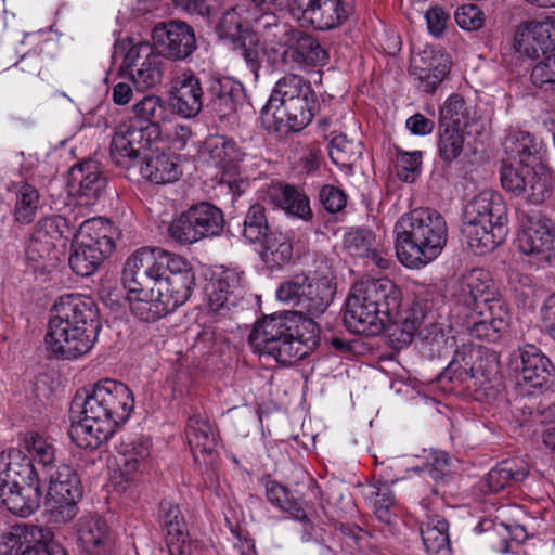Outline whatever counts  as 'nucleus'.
Here are the masks:
<instances>
[{
	"label": "nucleus",
	"instance_id": "f257e3e1",
	"mask_svg": "<svg viewBox=\"0 0 555 555\" xmlns=\"http://www.w3.org/2000/svg\"><path fill=\"white\" fill-rule=\"evenodd\" d=\"M51 313L44 337L47 349L68 360L88 353L101 330L95 301L81 294H66L57 299Z\"/></svg>",
	"mask_w": 555,
	"mask_h": 555
},
{
	"label": "nucleus",
	"instance_id": "f03ea898",
	"mask_svg": "<svg viewBox=\"0 0 555 555\" xmlns=\"http://www.w3.org/2000/svg\"><path fill=\"white\" fill-rule=\"evenodd\" d=\"M133 117L120 122L111 143L113 162L130 168L142 156V152L163 140L165 126L173 116L165 102L157 95H146L133 105Z\"/></svg>",
	"mask_w": 555,
	"mask_h": 555
},
{
	"label": "nucleus",
	"instance_id": "7ed1b4c3",
	"mask_svg": "<svg viewBox=\"0 0 555 555\" xmlns=\"http://www.w3.org/2000/svg\"><path fill=\"white\" fill-rule=\"evenodd\" d=\"M399 287L389 279H365L354 283L346 299L344 324L351 333L377 336L396 314Z\"/></svg>",
	"mask_w": 555,
	"mask_h": 555
},
{
	"label": "nucleus",
	"instance_id": "20e7f679",
	"mask_svg": "<svg viewBox=\"0 0 555 555\" xmlns=\"http://www.w3.org/2000/svg\"><path fill=\"white\" fill-rule=\"evenodd\" d=\"M395 234L398 259L410 269H418L435 260L448 238L444 219L428 208H417L401 216L395 224Z\"/></svg>",
	"mask_w": 555,
	"mask_h": 555
},
{
	"label": "nucleus",
	"instance_id": "39448f33",
	"mask_svg": "<svg viewBox=\"0 0 555 555\" xmlns=\"http://www.w3.org/2000/svg\"><path fill=\"white\" fill-rule=\"evenodd\" d=\"M133 256L139 278H150L158 298L171 313L189 300L195 286V272L185 258L159 247H142Z\"/></svg>",
	"mask_w": 555,
	"mask_h": 555
},
{
	"label": "nucleus",
	"instance_id": "423d86ee",
	"mask_svg": "<svg viewBox=\"0 0 555 555\" xmlns=\"http://www.w3.org/2000/svg\"><path fill=\"white\" fill-rule=\"evenodd\" d=\"M507 220L502 196L492 190H483L465 206L463 238L474 254L483 255L505 241Z\"/></svg>",
	"mask_w": 555,
	"mask_h": 555
},
{
	"label": "nucleus",
	"instance_id": "0eeeda50",
	"mask_svg": "<svg viewBox=\"0 0 555 555\" xmlns=\"http://www.w3.org/2000/svg\"><path fill=\"white\" fill-rule=\"evenodd\" d=\"M118 231L103 218L83 221L77 231L68 258L72 270L81 276L93 274L100 264L115 249Z\"/></svg>",
	"mask_w": 555,
	"mask_h": 555
},
{
	"label": "nucleus",
	"instance_id": "6e6552de",
	"mask_svg": "<svg viewBox=\"0 0 555 555\" xmlns=\"http://www.w3.org/2000/svg\"><path fill=\"white\" fill-rule=\"evenodd\" d=\"M134 409L132 391L116 379H102L92 390L82 389L72 400L74 413H90L106 420L117 429L131 415Z\"/></svg>",
	"mask_w": 555,
	"mask_h": 555
},
{
	"label": "nucleus",
	"instance_id": "1a4fd4ad",
	"mask_svg": "<svg viewBox=\"0 0 555 555\" xmlns=\"http://www.w3.org/2000/svg\"><path fill=\"white\" fill-rule=\"evenodd\" d=\"M336 294V284L327 274H295L283 281L276 289V298L292 307L300 318L304 314L320 315L326 311Z\"/></svg>",
	"mask_w": 555,
	"mask_h": 555
},
{
	"label": "nucleus",
	"instance_id": "9d476101",
	"mask_svg": "<svg viewBox=\"0 0 555 555\" xmlns=\"http://www.w3.org/2000/svg\"><path fill=\"white\" fill-rule=\"evenodd\" d=\"M513 47L521 57L538 61L533 69L555 66V17L518 24Z\"/></svg>",
	"mask_w": 555,
	"mask_h": 555
},
{
	"label": "nucleus",
	"instance_id": "9b49d317",
	"mask_svg": "<svg viewBox=\"0 0 555 555\" xmlns=\"http://www.w3.org/2000/svg\"><path fill=\"white\" fill-rule=\"evenodd\" d=\"M223 228L224 217L221 209L208 202H201L173 219L168 233L180 244H193L203 238L219 236Z\"/></svg>",
	"mask_w": 555,
	"mask_h": 555
},
{
	"label": "nucleus",
	"instance_id": "f8f14e48",
	"mask_svg": "<svg viewBox=\"0 0 555 555\" xmlns=\"http://www.w3.org/2000/svg\"><path fill=\"white\" fill-rule=\"evenodd\" d=\"M275 92L284 107L282 114L287 115L286 122L293 127V131L298 132L306 128L319 106L310 82L291 73L276 82Z\"/></svg>",
	"mask_w": 555,
	"mask_h": 555
},
{
	"label": "nucleus",
	"instance_id": "ddd939ff",
	"mask_svg": "<svg viewBox=\"0 0 555 555\" xmlns=\"http://www.w3.org/2000/svg\"><path fill=\"white\" fill-rule=\"evenodd\" d=\"M46 504L56 522H68L77 515V503L82 496L80 479L68 465L61 464L48 475Z\"/></svg>",
	"mask_w": 555,
	"mask_h": 555
},
{
	"label": "nucleus",
	"instance_id": "4468645a",
	"mask_svg": "<svg viewBox=\"0 0 555 555\" xmlns=\"http://www.w3.org/2000/svg\"><path fill=\"white\" fill-rule=\"evenodd\" d=\"M133 254L127 259L122 271V284L128 291V298L131 301L132 313L144 322H155L156 320L171 313L162 298L151 285L149 276L141 280L138 266H133Z\"/></svg>",
	"mask_w": 555,
	"mask_h": 555
},
{
	"label": "nucleus",
	"instance_id": "2eb2a0df",
	"mask_svg": "<svg viewBox=\"0 0 555 555\" xmlns=\"http://www.w3.org/2000/svg\"><path fill=\"white\" fill-rule=\"evenodd\" d=\"M517 385L539 390L555 385V366L535 346L527 344L513 353L511 361Z\"/></svg>",
	"mask_w": 555,
	"mask_h": 555
},
{
	"label": "nucleus",
	"instance_id": "dca6fc26",
	"mask_svg": "<svg viewBox=\"0 0 555 555\" xmlns=\"http://www.w3.org/2000/svg\"><path fill=\"white\" fill-rule=\"evenodd\" d=\"M521 230L518 249L539 262H548L555 256V223L539 214L520 212Z\"/></svg>",
	"mask_w": 555,
	"mask_h": 555
},
{
	"label": "nucleus",
	"instance_id": "f3484780",
	"mask_svg": "<svg viewBox=\"0 0 555 555\" xmlns=\"http://www.w3.org/2000/svg\"><path fill=\"white\" fill-rule=\"evenodd\" d=\"M294 16L319 30L334 29L344 24L353 11V0H292Z\"/></svg>",
	"mask_w": 555,
	"mask_h": 555
},
{
	"label": "nucleus",
	"instance_id": "a211bd4d",
	"mask_svg": "<svg viewBox=\"0 0 555 555\" xmlns=\"http://www.w3.org/2000/svg\"><path fill=\"white\" fill-rule=\"evenodd\" d=\"M328 60V53L313 37L301 34L295 47L276 50L268 49L263 52L260 66L262 67H302L324 66Z\"/></svg>",
	"mask_w": 555,
	"mask_h": 555
},
{
	"label": "nucleus",
	"instance_id": "6ab92c4d",
	"mask_svg": "<svg viewBox=\"0 0 555 555\" xmlns=\"http://www.w3.org/2000/svg\"><path fill=\"white\" fill-rule=\"evenodd\" d=\"M320 328L311 319H302L300 331L289 332L274 345L264 356L273 358L283 365H291L305 358L319 341Z\"/></svg>",
	"mask_w": 555,
	"mask_h": 555
},
{
	"label": "nucleus",
	"instance_id": "aec40b11",
	"mask_svg": "<svg viewBox=\"0 0 555 555\" xmlns=\"http://www.w3.org/2000/svg\"><path fill=\"white\" fill-rule=\"evenodd\" d=\"M156 50L168 60H183L196 48L192 28L181 21L156 25L152 31Z\"/></svg>",
	"mask_w": 555,
	"mask_h": 555
},
{
	"label": "nucleus",
	"instance_id": "412c9836",
	"mask_svg": "<svg viewBox=\"0 0 555 555\" xmlns=\"http://www.w3.org/2000/svg\"><path fill=\"white\" fill-rule=\"evenodd\" d=\"M151 446L149 438H137L120 444L117 457L118 468L112 477L114 487L118 491H126L138 480L150 457Z\"/></svg>",
	"mask_w": 555,
	"mask_h": 555
},
{
	"label": "nucleus",
	"instance_id": "4be33fe9",
	"mask_svg": "<svg viewBox=\"0 0 555 555\" xmlns=\"http://www.w3.org/2000/svg\"><path fill=\"white\" fill-rule=\"evenodd\" d=\"M302 319L292 312L264 317L255 324L248 336L253 351L264 356L269 350H274V345L280 338L289 332L300 331Z\"/></svg>",
	"mask_w": 555,
	"mask_h": 555
},
{
	"label": "nucleus",
	"instance_id": "5701e85b",
	"mask_svg": "<svg viewBox=\"0 0 555 555\" xmlns=\"http://www.w3.org/2000/svg\"><path fill=\"white\" fill-rule=\"evenodd\" d=\"M246 278L238 268H222L207 289L208 307L217 314H224L235 307L245 295Z\"/></svg>",
	"mask_w": 555,
	"mask_h": 555
},
{
	"label": "nucleus",
	"instance_id": "b1692460",
	"mask_svg": "<svg viewBox=\"0 0 555 555\" xmlns=\"http://www.w3.org/2000/svg\"><path fill=\"white\" fill-rule=\"evenodd\" d=\"M220 39H228L233 44L235 56L243 57L247 66L260 68L259 49L254 35L242 29V20L235 8L228 9L216 26Z\"/></svg>",
	"mask_w": 555,
	"mask_h": 555
},
{
	"label": "nucleus",
	"instance_id": "393cba45",
	"mask_svg": "<svg viewBox=\"0 0 555 555\" xmlns=\"http://www.w3.org/2000/svg\"><path fill=\"white\" fill-rule=\"evenodd\" d=\"M112 63L116 69H159L166 67L165 57L156 50L154 43L134 42L131 38L117 40L113 48Z\"/></svg>",
	"mask_w": 555,
	"mask_h": 555
},
{
	"label": "nucleus",
	"instance_id": "a878e982",
	"mask_svg": "<svg viewBox=\"0 0 555 555\" xmlns=\"http://www.w3.org/2000/svg\"><path fill=\"white\" fill-rule=\"evenodd\" d=\"M72 421L68 435L72 441L81 449L95 450L106 442L116 429L106 420L90 413H74L69 406Z\"/></svg>",
	"mask_w": 555,
	"mask_h": 555
},
{
	"label": "nucleus",
	"instance_id": "bb28decb",
	"mask_svg": "<svg viewBox=\"0 0 555 555\" xmlns=\"http://www.w3.org/2000/svg\"><path fill=\"white\" fill-rule=\"evenodd\" d=\"M69 186L85 205H94L105 193L107 178L96 160L87 159L72 167Z\"/></svg>",
	"mask_w": 555,
	"mask_h": 555
},
{
	"label": "nucleus",
	"instance_id": "cd10ccee",
	"mask_svg": "<svg viewBox=\"0 0 555 555\" xmlns=\"http://www.w3.org/2000/svg\"><path fill=\"white\" fill-rule=\"evenodd\" d=\"M203 89L199 80L193 75L177 77L168 91V106L172 116L183 119L198 116L203 109Z\"/></svg>",
	"mask_w": 555,
	"mask_h": 555
},
{
	"label": "nucleus",
	"instance_id": "c85d7f7f",
	"mask_svg": "<svg viewBox=\"0 0 555 555\" xmlns=\"http://www.w3.org/2000/svg\"><path fill=\"white\" fill-rule=\"evenodd\" d=\"M79 550L86 555H109L114 546L107 522L98 515L81 516L76 524Z\"/></svg>",
	"mask_w": 555,
	"mask_h": 555
},
{
	"label": "nucleus",
	"instance_id": "c756f323",
	"mask_svg": "<svg viewBox=\"0 0 555 555\" xmlns=\"http://www.w3.org/2000/svg\"><path fill=\"white\" fill-rule=\"evenodd\" d=\"M254 33L259 35L264 43L259 59L266 50L274 48L276 50L288 49L295 47L297 39L302 31L294 28L292 25L281 22L273 13H263L254 21Z\"/></svg>",
	"mask_w": 555,
	"mask_h": 555
},
{
	"label": "nucleus",
	"instance_id": "7c9ffc66",
	"mask_svg": "<svg viewBox=\"0 0 555 555\" xmlns=\"http://www.w3.org/2000/svg\"><path fill=\"white\" fill-rule=\"evenodd\" d=\"M66 220L60 216L47 217L39 220L31 234L27 257L34 262L50 258L55 251L57 243L63 237V228Z\"/></svg>",
	"mask_w": 555,
	"mask_h": 555
},
{
	"label": "nucleus",
	"instance_id": "2f4dec72",
	"mask_svg": "<svg viewBox=\"0 0 555 555\" xmlns=\"http://www.w3.org/2000/svg\"><path fill=\"white\" fill-rule=\"evenodd\" d=\"M491 279L489 272L475 268L465 273L457 282L454 297L464 311L481 309L490 300Z\"/></svg>",
	"mask_w": 555,
	"mask_h": 555
},
{
	"label": "nucleus",
	"instance_id": "473e14b6",
	"mask_svg": "<svg viewBox=\"0 0 555 555\" xmlns=\"http://www.w3.org/2000/svg\"><path fill=\"white\" fill-rule=\"evenodd\" d=\"M37 480L38 472L23 451L12 448L0 453V488L18 487Z\"/></svg>",
	"mask_w": 555,
	"mask_h": 555
},
{
	"label": "nucleus",
	"instance_id": "72a5a7b5",
	"mask_svg": "<svg viewBox=\"0 0 555 555\" xmlns=\"http://www.w3.org/2000/svg\"><path fill=\"white\" fill-rule=\"evenodd\" d=\"M42 492L39 480L21 483L18 487L0 488V502L12 514L27 517L40 506Z\"/></svg>",
	"mask_w": 555,
	"mask_h": 555
},
{
	"label": "nucleus",
	"instance_id": "f704fd0d",
	"mask_svg": "<svg viewBox=\"0 0 555 555\" xmlns=\"http://www.w3.org/2000/svg\"><path fill=\"white\" fill-rule=\"evenodd\" d=\"M185 437L195 462L199 463L201 457L205 462V456L215 453L218 433L207 418L201 415L191 416L185 427Z\"/></svg>",
	"mask_w": 555,
	"mask_h": 555
},
{
	"label": "nucleus",
	"instance_id": "c9c22d12",
	"mask_svg": "<svg viewBox=\"0 0 555 555\" xmlns=\"http://www.w3.org/2000/svg\"><path fill=\"white\" fill-rule=\"evenodd\" d=\"M421 537L428 555H449V524L438 514L427 512L421 521Z\"/></svg>",
	"mask_w": 555,
	"mask_h": 555
},
{
	"label": "nucleus",
	"instance_id": "e433bc0d",
	"mask_svg": "<svg viewBox=\"0 0 555 555\" xmlns=\"http://www.w3.org/2000/svg\"><path fill=\"white\" fill-rule=\"evenodd\" d=\"M507 159L517 165L540 166L541 143L530 133H511L504 142Z\"/></svg>",
	"mask_w": 555,
	"mask_h": 555
},
{
	"label": "nucleus",
	"instance_id": "4c0bfd02",
	"mask_svg": "<svg viewBox=\"0 0 555 555\" xmlns=\"http://www.w3.org/2000/svg\"><path fill=\"white\" fill-rule=\"evenodd\" d=\"M463 314L461 321L462 327L470 337L479 340L495 343L507 327V321L502 317H491L490 319L482 318L483 313L481 309H474L463 312Z\"/></svg>",
	"mask_w": 555,
	"mask_h": 555
},
{
	"label": "nucleus",
	"instance_id": "58836bf2",
	"mask_svg": "<svg viewBox=\"0 0 555 555\" xmlns=\"http://www.w3.org/2000/svg\"><path fill=\"white\" fill-rule=\"evenodd\" d=\"M527 476L528 469L524 463L507 459L493 467L482 483L489 493H498L514 483L524 481Z\"/></svg>",
	"mask_w": 555,
	"mask_h": 555
},
{
	"label": "nucleus",
	"instance_id": "ea45409f",
	"mask_svg": "<svg viewBox=\"0 0 555 555\" xmlns=\"http://www.w3.org/2000/svg\"><path fill=\"white\" fill-rule=\"evenodd\" d=\"M259 243H261L260 258L268 268L280 269L291 262L293 245L282 232L271 231Z\"/></svg>",
	"mask_w": 555,
	"mask_h": 555
},
{
	"label": "nucleus",
	"instance_id": "a19ab883",
	"mask_svg": "<svg viewBox=\"0 0 555 555\" xmlns=\"http://www.w3.org/2000/svg\"><path fill=\"white\" fill-rule=\"evenodd\" d=\"M203 155L208 163L222 169L241 160L242 152L236 142L224 135H210L204 142Z\"/></svg>",
	"mask_w": 555,
	"mask_h": 555
},
{
	"label": "nucleus",
	"instance_id": "79ce46f5",
	"mask_svg": "<svg viewBox=\"0 0 555 555\" xmlns=\"http://www.w3.org/2000/svg\"><path fill=\"white\" fill-rule=\"evenodd\" d=\"M15 194L13 208L14 220L18 223L33 222L39 209L40 195L38 190L28 182H13L9 188Z\"/></svg>",
	"mask_w": 555,
	"mask_h": 555
},
{
	"label": "nucleus",
	"instance_id": "37998d69",
	"mask_svg": "<svg viewBox=\"0 0 555 555\" xmlns=\"http://www.w3.org/2000/svg\"><path fill=\"white\" fill-rule=\"evenodd\" d=\"M477 120L472 105L459 94L450 95L440 108L439 126L465 130Z\"/></svg>",
	"mask_w": 555,
	"mask_h": 555
},
{
	"label": "nucleus",
	"instance_id": "c03bdc74",
	"mask_svg": "<svg viewBox=\"0 0 555 555\" xmlns=\"http://www.w3.org/2000/svg\"><path fill=\"white\" fill-rule=\"evenodd\" d=\"M269 197L271 202L286 210V212L292 216H296L304 220L311 217L308 197L301 194L294 186L287 184L273 185L269 190Z\"/></svg>",
	"mask_w": 555,
	"mask_h": 555
},
{
	"label": "nucleus",
	"instance_id": "a18cd8bd",
	"mask_svg": "<svg viewBox=\"0 0 555 555\" xmlns=\"http://www.w3.org/2000/svg\"><path fill=\"white\" fill-rule=\"evenodd\" d=\"M140 171L145 179L156 184L175 182L180 176L178 164L165 153L145 155Z\"/></svg>",
	"mask_w": 555,
	"mask_h": 555
},
{
	"label": "nucleus",
	"instance_id": "49530a36",
	"mask_svg": "<svg viewBox=\"0 0 555 555\" xmlns=\"http://www.w3.org/2000/svg\"><path fill=\"white\" fill-rule=\"evenodd\" d=\"M267 500L275 507L289 514V516L298 521H306L307 515L301 503L294 496L288 488L282 486L275 480L266 482Z\"/></svg>",
	"mask_w": 555,
	"mask_h": 555
},
{
	"label": "nucleus",
	"instance_id": "de8ad7c7",
	"mask_svg": "<svg viewBox=\"0 0 555 555\" xmlns=\"http://www.w3.org/2000/svg\"><path fill=\"white\" fill-rule=\"evenodd\" d=\"M328 153L336 166L350 170L362 156L363 146L361 141L349 139L341 133L332 139Z\"/></svg>",
	"mask_w": 555,
	"mask_h": 555
},
{
	"label": "nucleus",
	"instance_id": "09e8293b",
	"mask_svg": "<svg viewBox=\"0 0 555 555\" xmlns=\"http://www.w3.org/2000/svg\"><path fill=\"white\" fill-rule=\"evenodd\" d=\"M469 133L460 128H449L439 126L438 129V155L444 162L450 164L459 158L464 150L466 138Z\"/></svg>",
	"mask_w": 555,
	"mask_h": 555
},
{
	"label": "nucleus",
	"instance_id": "8fccbe9b",
	"mask_svg": "<svg viewBox=\"0 0 555 555\" xmlns=\"http://www.w3.org/2000/svg\"><path fill=\"white\" fill-rule=\"evenodd\" d=\"M283 105L279 100L275 89L267 104L260 112V121L263 128L270 133L287 134L293 131V127L286 122L287 115H283Z\"/></svg>",
	"mask_w": 555,
	"mask_h": 555
},
{
	"label": "nucleus",
	"instance_id": "3c124183",
	"mask_svg": "<svg viewBox=\"0 0 555 555\" xmlns=\"http://www.w3.org/2000/svg\"><path fill=\"white\" fill-rule=\"evenodd\" d=\"M397 480H387L384 478L376 479L371 483V494L375 495L374 513L376 517L384 524H390L392 520L391 508L396 504V498L391 490V485Z\"/></svg>",
	"mask_w": 555,
	"mask_h": 555
},
{
	"label": "nucleus",
	"instance_id": "603ef678",
	"mask_svg": "<svg viewBox=\"0 0 555 555\" xmlns=\"http://www.w3.org/2000/svg\"><path fill=\"white\" fill-rule=\"evenodd\" d=\"M270 232L264 207L258 203L251 205L243 221V237L248 243L256 244Z\"/></svg>",
	"mask_w": 555,
	"mask_h": 555
},
{
	"label": "nucleus",
	"instance_id": "864d4df0",
	"mask_svg": "<svg viewBox=\"0 0 555 555\" xmlns=\"http://www.w3.org/2000/svg\"><path fill=\"white\" fill-rule=\"evenodd\" d=\"M344 249L356 258H369L377 246L376 235L369 229H351L344 235Z\"/></svg>",
	"mask_w": 555,
	"mask_h": 555
},
{
	"label": "nucleus",
	"instance_id": "5fc2aeb1",
	"mask_svg": "<svg viewBox=\"0 0 555 555\" xmlns=\"http://www.w3.org/2000/svg\"><path fill=\"white\" fill-rule=\"evenodd\" d=\"M26 448L37 465L41 466L43 472L49 475L54 472L56 465V449L47 439L39 435L31 434L26 439Z\"/></svg>",
	"mask_w": 555,
	"mask_h": 555
},
{
	"label": "nucleus",
	"instance_id": "6e6d98bb",
	"mask_svg": "<svg viewBox=\"0 0 555 555\" xmlns=\"http://www.w3.org/2000/svg\"><path fill=\"white\" fill-rule=\"evenodd\" d=\"M535 166L517 165L511 163L505 165L501 171L502 186L514 195L520 196L526 193L528 180Z\"/></svg>",
	"mask_w": 555,
	"mask_h": 555
},
{
	"label": "nucleus",
	"instance_id": "4d7b16f0",
	"mask_svg": "<svg viewBox=\"0 0 555 555\" xmlns=\"http://www.w3.org/2000/svg\"><path fill=\"white\" fill-rule=\"evenodd\" d=\"M396 314L389 319L402 322L404 326L413 327L414 332L420 330L421 324L429 317L426 313V305L424 301L414 299L402 305L401 291L399 289V300Z\"/></svg>",
	"mask_w": 555,
	"mask_h": 555
},
{
	"label": "nucleus",
	"instance_id": "13d9d810",
	"mask_svg": "<svg viewBox=\"0 0 555 555\" xmlns=\"http://www.w3.org/2000/svg\"><path fill=\"white\" fill-rule=\"evenodd\" d=\"M166 546L170 555H192L193 544L189 539L184 519L163 527Z\"/></svg>",
	"mask_w": 555,
	"mask_h": 555
},
{
	"label": "nucleus",
	"instance_id": "bf43d9fd",
	"mask_svg": "<svg viewBox=\"0 0 555 555\" xmlns=\"http://www.w3.org/2000/svg\"><path fill=\"white\" fill-rule=\"evenodd\" d=\"M553 192V180L548 172L542 167L537 171V167L532 169V175L528 180L527 191L524 196L532 204L539 205L551 197Z\"/></svg>",
	"mask_w": 555,
	"mask_h": 555
},
{
	"label": "nucleus",
	"instance_id": "052dcab7",
	"mask_svg": "<svg viewBox=\"0 0 555 555\" xmlns=\"http://www.w3.org/2000/svg\"><path fill=\"white\" fill-rule=\"evenodd\" d=\"M448 326L442 322L429 321L418 331L421 339L429 347L431 354L440 356L441 351L447 347Z\"/></svg>",
	"mask_w": 555,
	"mask_h": 555
},
{
	"label": "nucleus",
	"instance_id": "680f3d73",
	"mask_svg": "<svg viewBox=\"0 0 555 555\" xmlns=\"http://www.w3.org/2000/svg\"><path fill=\"white\" fill-rule=\"evenodd\" d=\"M397 175L404 182H414L421 171L422 152H405L402 149H396Z\"/></svg>",
	"mask_w": 555,
	"mask_h": 555
},
{
	"label": "nucleus",
	"instance_id": "e2e57ef3",
	"mask_svg": "<svg viewBox=\"0 0 555 555\" xmlns=\"http://www.w3.org/2000/svg\"><path fill=\"white\" fill-rule=\"evenodd\" d=\"M477 370L472 365L466 354L456 352L455 358L449 363L441 374V378H447L452 383L464 384L476 378Z\"/></svg>",
	"mask_w": 555,
	"mask_h": 555
},
{
	"label": "nucleus",
	"instance_id": "0e129e2a",
	"mask_svg": "<svg viewBox=\"0 0 555 555\" xmlns=\"http://www.w3.org/2000/svg\"><path fill=\"white\" fill-rule=\"evenodd\" d=\"M384 331H386L387 344L396 350L408 347L416 333L413 327L404 326L398 320L389 321Z\"/></svg>",
	"mask_w": 555,
	"mask_h": 555
},
{
	"label": "nucleus",
	"instance_id": "69168bd1",
	"mask_svg": "<svg viewBox=\"0 0 555 555\" xmlns=\"http://www.w3.org/2000/svg\"><path fill=\"white\" fill-rule=\"evenodd\" d=\"M454 18L459 27L468 31L477 30L485 24L483 12L473 3L457 8L454 13Z\"/></svg>",
	"mask_w": 555,
	"mask_h": 555
},
{
	"label": "nucleus",
	"instance_id": "338daca9",
	"mask_svg": "<svg viewBox=\"0 0 555 555\" xmlns=\"http://www.w3.org/2000/svg\"><path fill=\"white\" fill-rule=\"evenodd\" d=\"M211 89L212 92L217 95L227 96L238 101L245 94L243 83L231 76H221L216 78Z\"/></svg>",
	"mask_w": 555,
	"mask_h": 555
},
{
	"label": "nucleus",
	"instance_id": "774afa93",
	"mask_svg": "<svg viewBox=\"0 0 555 555\" xmlns=\"http://www.w3.org/2000/svg\"><path fill=\"white\" fill-rule=\"evenodd\" d=\"M420 59L423 63L420 69H449L452 65L450 55L440 49L425 48Z\"/></svg>",
	"mask_w": 555,
	"mask_h": 555
}]
</instances>
